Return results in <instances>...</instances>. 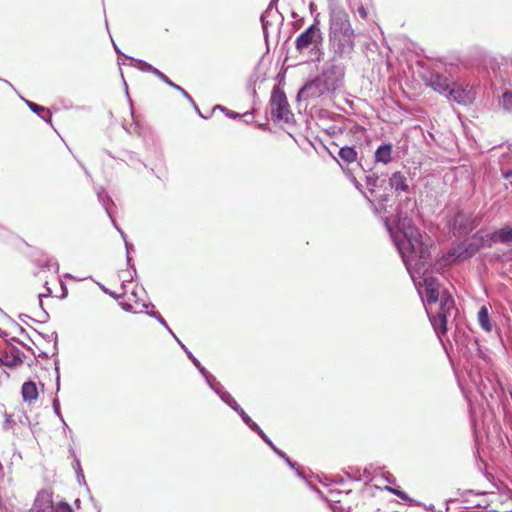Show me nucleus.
I'll use <instances>...</instances> for the list:
<instances>
[{
  "label": "nucleus",
  "mask_w": 512,
  "mask_h": 512,
  "mask_svg": "<svg viewBox=\"0 0 512 512\" xmlns=\"http://www.w3.org/2000/svg\"><path fill=\"white\" fill-rule=\"evenodd\" d=\"M31 512H54L51 494L46 491L38 493Z\"/></svg>",
  "instance_id": "nucleus-9"
},
{
  "label": "nucleus",
  "mask_w": 512,
  "mask_h": 512,
  "mask_svg": "<svg viewBox=\"0 0 512 512\" xmlns=\"http://www.w3.org/2000/svg\"><path fill=\"white\" fill-rule=\"evenodd\" d=\"M492 240L495 242H501L509 244L512 242V227H504L496 232L492 236Z\"/></svg>",
  "instance_id": "nucleus-14"
},
{
  "label": "nucleus",
  "mask_w": 512,
  "mask_h": 512,
  "mask_svg": "<svg viewBox=\"0 0 512 512\" xmlns=\"http://www.w3.org/2000/svg\"><path fill=\"white\" fill-rule=\"evenodd\" d=\"M271 114L272 116L285 123H291L294 120V115L290 110V106L285 93L278 87H275L271 94L270 99Z\"/></svg>",
  "instance_id": "nucleus-5"
},
{
  "label": "nucleus",
  "mask_w": 512,
  "mask_h": 512,
  "mask_svg": "<svg viewBox=\"0 0 512 512\" xmlns=\"http://www.w3.org/2000/svg\"><path fill=\"white\" fill-rule=\"evenodd\" d=\"M188 357L192 360L193 364L199 369L201 374L208 377L206 369L201 366L200 362L191 353H188Z\"/></svg>",
  "instance_id": "nucleus-22"
},
{
  "label": "nucleus",
  "mask_w": 512,
  "mask_h": 512,
  "mask_svg": "<svg viewBox=\"0 0 512 512\" xmlns=\"http://www.w3.org/2000/svg\"><path fill=\"white\" fill-rule=\"evenodd\" d=\"M286 462H288V463H289V465H292V463L289 461V459H288V458H286Z\"/></svg>",
  "instance_id": "nucleus-37"
},
{
  "label": "nucleus",
  "mask_w": 512,
  "mask_h": 512,
  "mask_svg": "<svg viewBox=\"0 0 512 512\" xmlns=\"http://www.w3.org/2000/svg\"><path fill=\"white\" fill-rule=\"evenodd\" d=\"M355 34L348 14L340 8H334L330 15L329 41L333 53L338 58L349 57L355 47Z\"/></svg>",
  "instance_id": "nucleus-2"
},
{
  "label": "nucleus",
  "mask_w": 512,
  "mask_h": 512,
  "mask_svg": "<svg viewBox=\"0 0 512 512\" xmlns=\"http://www.w3.org/2000/svg\"><path fill=\"white\" fill-rule=\"evenodd\" d=\"M427 84L441 94L448 93L451 86L449 79L438 73L431 74Z\"/></svg>",
  "instance_id": "nucleus-10"
},
{
  "label": "nucleus",
  "mask_w": 512,
  "mask_h": 512,
  "mask_svg": "<svg viewBox=\"0 0 512 512\" xmlns=\"http://www.w3.org/2000/svg\"><path fill=\"white\" fill-rule=\"evenodd\" d=\"M321 40L320 29L316 25H311L302 32L295 41L296 49L301 52L311 45L319 43Z\"/></svg>",
  "instance_id": "nucleus-6"
},
{
  "label": "nucleus",
  "mask_w": 512,
  "mask_h": 512,
  "mask_svg": "<svg viewBox=\"0 0 512 512\" xmlns=\"http://www.w3.org/2000/svg\"><path fill=\"white\" fill-rule=\"evenodd\" d=\"M27 104H28L29 108L32 111L36 112L37 114H40V112H45L46 111V109L44 107L39 106V105H37V104H35L33 102H29L28 101Z\"/></svg>",
  "instance_id": "nucleus-25"
},
{
  "label": "nucleus",
  "mask_w": 512,
  "mask_h": 512,
  "mask_svg": "<svg viewBox=\"0 0 512 512\" xmlns=\"http://www.w3.org/2000/svg\"><path fill=\"white\" fill-rule=\"evenodd\" d=\"M151 73H153L154 75H156L157 77H159L162 81H164L166 84H171V80L166 76L164 75L161 71H159L158 69H156L155 67H153V70L151 71Z\"/></svg>",
  "instance_id": "nucleus-23"
},
{
  "label": "nucleus",
  "mask_w": 512,
  "mask_h": 512,
  "mask_svg": "<svg viewBox=\"0 0 512 512\" xmlns=\"http://www.w3.org/2000/svg\"><path fill=\"white\" fill-rule=\"evenodd\" d=\"M339 86V78L332 77L331 72H324L319 77L307 82L299 91L298 99H315Z\"/></svg>",
  "instance_id": "nucleus-3"
},
{
  "label": "nucleus",
  "mask_w": 512,
  "mask_h": 512,
  "mask_svg": "<svg viewBox=\"0 0 512 512\" xmlns=\"http://www.w3.org/2000/svg\"><path fill=\"white\" fill-rule=\"evenodd\" d=\"M169 86H171L172 88H175L176 90L180 91L187 99H189L190 101H192L191 97L189 96V94L180 86L176 85L175 83H173L171 81V84H168Z\"/></svg>",
  "instance_id": "nucleus-26"
},
{
  "label": "nucleus",
  "mask_w": 512,
  "mask_h": 512,
  "mask_svg": "<svg viewBox=\"0 0 512 512\" xmlns=\"http://www.w3.org/2000/svg\"><path fill=\"white\" fill-rule=\"evenodd\" d=\"M239 415L241 416L242 420L253 430L258 431L259 426L245 413L243 409H240L238 411Z\"/></svg>",
  "instance_id": "nucleus-18"
},
{
  "label": "nucleus",
  "mask_w": 512,
  "mask_h": 512,
  "mask_svg": "<svg viewBox=\"0 0 512 512\" xmlns=\"http://www.w3.org/2000/svg\"><path fill=\"white\" fill-rule=\"evenodd\" d=\"M390 186L395 189L396 191H407L408 190V184L406 177L400 173L395 172L390 177Z\"/></svg>",
  "instance_id": "nucleus-12"
},
{
  "label": "nucleus",
  "mask_w": 512,
  "mask_h": 512,
  "mask_svg": "<svg viewBox=\"0 0 512 512\" xmlns=\"http://www.w3.org/2000/svg\"><path fill=\"white\" fill-rule=\"evenodd\" d=\"M502 106L505 110L512 112V93L505 92L502 96Z\"/></svg>",
  "instance_id": "nucleus-19"
},
{
  "label": "nucleus",
  "mask_w": 512,
  "mask_h": 512,
  "mask_svg": "<svg viewBox=\"0 0 512 512\" xmlns=\"http://www.w3.org/2000/svg\"><path fill=\"white\" fill-rule=\"evenodd\" d=\"M151 73H153L154 75H156L157 77H159L162 81H164L166 84H171V80L166 76L164 75L161 71H159L158 69H156L155 67H153V70L151 71Z\"/></svg>",
  "instance_id": "nucleus-24"
},
{
  "label": "nucleus",
  "mask_w": 512,
  "mask_h": 512,
  "mask_svg": "<svg viewBox=\"0 0 512 512\" xmlns=\"http://www.w3.org/2000/svg\"><path fill=\"white\" fill-rule=\"evenodd\" d=\"M339 157L346 163H352L357 159V152L353 147L345 146L339 150Z\"/></svg>",
  "instance_id": "nucleus-15"
},
{
  "label": "nucleus",
  "mask_w": 512,
  "mask_h": 512,
  "mask_svg": "<svg viewBox=\"0 0 512 512\" xmlns=\"http://www.w3.org/2000/svg\"><path fill=\"white\" fill-rule=\"evenodd\" d=\"M414 281H416V277L414 278ZM415 283L416 285L421 286V282ZM422 286L424 287L428 305L432 306L433 304H437L440 297V290L439 284L437 283L436 279L430 276H424ZM427 312L428 314L432 313V307H429V309H427Z\"/></svg>",
  "instance_id": "nucleus-7"
},
{
  "label": "nucleus",
  "mask_w": 512,
  "mask_h": 512,
  "mask_svg": "<svg viewBox=\"0 0 512 512\" xmlns=\"http://www.w3.org/2000/svg\"><path fill=\"white\" fill-rule=\"evenodd\" d=\"M375 161L377 163L388 164L392 161V145L383 144L375 151Z\"/></svg>",
  "instance_id": "nucleus-11"
},
{
  "label": "nucleus",
  "mask_w": 512,
  "mask_h": 512,
  "mask_svg": "<svg viewBox=\"0 0 512 512\" xmlns=\"http://www.w3.org/2000/svg\"><path fill=\"white\" fill-rule=\"evenodd\" d=\"M503 177L509 180V184L512 186V170H508L503 173Z\"/></svg>",
  "instance_id": "nucleus-29"
},
{
  "label": "nucleus",
  "mask_w": 512,
  "mask_h": 512,
  "mask_svg": "<svg viewBox=\"0 0 512 512\" xmlns=\"http://www.w3.org/2000/svg\"><path fill=\"white\" fill-rule=\"evenodd\" d=\"M358 13H359V15H360L362 18H366V17H367V12H366V10H365V8H364V7H359V8H358Z\"/></svg>",
  "instance_id": "nucleus-31"
},
{
  "label": "nucleus",
  "mask_w": 512,
  "mask_h": 512,
  "mask_svg": "<svg viewBox=\"0 0 512 512\" xmlns=\"http://www.w3.org/2000/svg\"><path fill=\"white\" fill-rule=\"evenodd\" d=\"M478 321L480 326L487 332H490L492 329L489 313L486 306H482L478 312Z\"/></svg>",
  "instance_id": "nucleus-16"
},
{
  "label": "nucleus",
  "mask_w": 512,
  "mask_h": 512,
  "mask_svg": "<svg viewBox=\"0 0 512 512\" xmlns=\"http://www.w3.org/2000/svg\"><path fill=\"white\" fill-rule=\"evenodd\" d=\"M220 396H221L222 400L225 401L235 411L238 412L241 409L239 407V405L237 404V402L235 401V399L228 392H223V393H221Z\"/></svg>",
  "instance_id": "nucleus-17"
},
{
  "label": "nucleus",
  "mask_w": 512,
  "mask_h": 512,
  "mask_svg": "<svg viewBox=\"0 0 512 512\" xmlns=\"http://www.w3.org/2000/svg\"><path fill=\"white\" fill-rule=\"evenodd\" d=\"M227 115H229L230 117H236V114L234 113H227Z\"/></svg>",
  "instance_id": "nucleus-35"
},
{
  "label": "nucleus",
  "mask_w": 512,
  "mask_h": 512,
  "mask_svg": "<svg viewBox=\"0 0 512 512\" xmlns=\"http://www.w3.org/2000/svg\"><path fill=\"white\" fill-rule=\"evenodd\" d=\"M447 96L459 104L466 105L470 104L474 100L475 93L471 87H464L461 84L453 82Z\"/></svg>",
  "instance_id": "nucleus-8"
},
{
  "label": "nucleus",
  "mask_w": 512,
  "mask_h": 512,
  "mask_svg": "<svg viewBox=\"0 0 512 512\" xmlns=\"http://www.w3.org/2000/svg\"><path fill=\"white\" fill-rule=\"evenodd\" d=\"M136 67L140 68L143 71L151 72L153 70V66L142 61V60H135Z\"/></svg>",
  "instance_id": "nucleus-21"
},
{
  "label": "nucleus",
  "mask_w": 512,
  "mask_h": 512,
  "mask_svg": "<svg viewBox=\"0 0 512 512\" xmlns=\"http://www.w3.org/2000/svg\"><path fill=\"white\" fill-rule=\"evenodd\" d=\"M22 397L24 401H34L38 397L36 384L32 381L25 382L22 385Z\"/></svg>",
  "instance_id": "nucleus-13"
},
{
  "label": "nucleus",
  "mask_w": 512,
  "mask_h": 512,
  "mask_svg": "<svg viewBox=\"0 0 512 512\" xmlns=\"http://www.w3.org/2000/svg\"><path fill=\"white\" fill-rule=\"evenodd\" d=\"M270 447L273 448V450L278 453L281 457L283 458H286L285 454H283L282 452H280L279 450L276 449V447L272 444V442L267 438V436L263 439Z\"/></svg>",
  "instance_id": "nucleus-27"
},
{
  "label": "nucleus",
  "mask_w": 512,
  "mask_h": 512,
  "mask_svg": "<svg viewBox=\"0 0 512 512\" xmlns=\"http://www.w3.org/2000/svg\"><path fill=\"white\" fill-rule=\"evenodd\" d=\"M256 432L262 437V439H264L266 437V435L263 433V431L260 428Z\"/></svg>",
  "instance_id": "nucleus-33"
},
{
  "label": "nucleus",
  "mask_w": 512,
  "mask_h": 512,
  "mask_svg": "<svg viewBox=\"0 0 512 512\" xmlns=\"http://www.w3.org/2000/svg\"><path fill=\"white\" fill-rule=\"evenodd\" d=\"M54 406H55V411H56V413H57V414H59V409H58V407H57L56 405H54Z\"/></svg>",
  "instance_id": "nucleus-36"
},
{
  "label": "nucleus",
  "mask_w": 512,
  "mask_h": 512,
  "mask_svg": "<svg viewBox=\"0 0 512 512\" xmlns=\"http://www.w3.org/2000/svg\"><path fill=\"white\" fill-rule=\"evenodd\" d=\"M158 319H159L160 323H161L163 326H165V327H166V328H167V329L172 333V331L169 329V327H168V325H167L166 321H165L161 316H158Z\"/></svg>",
  "instance_id": "nucleus-32"
},
{
  "label": "nucleus",
  "mask_w": 512,
  "mask_h": 512,
  "mask_svg": "<svg viewBox=\"0 0 512 512\" xmlns=\"http://www.w3.org/2000/svg\"><path fill=\"white\" fill-rule=\"evenodd\" d=\"M455 312V303L453 298L447 293L443 292L440 297V306L435 315L430 316L432 326L438 336L447 332V322Z\"/></svg>",
  "instance_id": "nucleus-4"
},
{
  "label": "nucleus",
  "mask_w": 512,
  "mask_h": 512,
  "mask_svg": "<svg viewBox=\"0 0 512 512\" xmlns=\"http://www.w3.org/2000/svg\"><path fill=\"white\" fill-rule=\"evenodd\" d=\"M54 512H73L69 504L65 502H59L54 506Z\"/></svg>",
  "instance_id": "nucleus-20"
},
{
  "label": "nucleus",
  "mask_w": 512,
  "mask_h": 512,
  "mask_svg": "<svg viewBox=\"0 0 512 512\" xmlns=\"http://www.w3.org/2000/svg\"><path fill=\"white\" fill-rule=\"evenodd\" d=\"M397 227L402 239H396V244L406 268L413 279L416 274L422 278L427 271L432 240L421 234L407 217L400 218Z\"/></svg>",
  "instance_id": "nucleus-1"
},
{
  "label": "nucleus",
  "mask_w": 512,
  "mask_h": 512,
  "mask_svg": "<svg viewBox=\"0 0 512 512\" xmlns=\"http://www.w3.org/2000/svg\"><path fill=\"white\" fill-rule=\"evenodd\" d=\"M367 184L368 186L372 189L373 187L376 186L377 184V178H371V177H368L367 178Z\"/></svg>",
  "instance_id": "nucleus-30"
},
{
  "label": "nucleus",
  "mask_w": 512,
  "mask_h": 512,
  "mask_svg": "<svg viewBox=\"0 0 512 512\" xmlns=\"http://www.w3.org/2000/svg\"><path fill=\"white\" fill-rule=\"evenodd\" d=\"M256 432L262 437V439H264L266 437V435L263 433V431L260 428Z\"/></svg>",
  "instance_id": "nucleus-34"
},
{
  "label": "nucleus",
  "mask_w": 512,
  "mask_h": 512,
  "mask_svg": "<svg viewBox=\"0 0 512 512\" xmlns=\"http://www.w3.org/2000/svg\"><path fill=\"white\" fill-rule=\"evenodd\" d=\"M346 174L349 176L350 180L354 183V185L356 186V188H357V189H359V188H360V183L356 180V178H355L354 176H352V175L350 174V171H349V170H347V171H346Z\"/></svg>",
  "instance_id": "nucleus-28"
}]
</instances>
